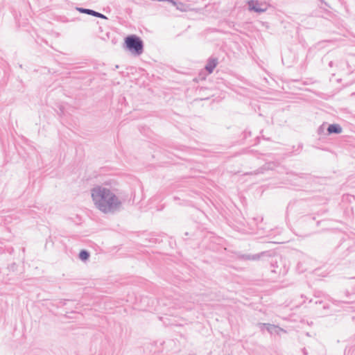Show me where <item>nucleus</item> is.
Listing matches in <instances>:
<instances>
[{"label":"nucleus","mask_w":355,"mask_h":355,"mask_svg":"<svg viewBox=\"0 0 355 355\" xmlns=\"http://www.w3.org/2000/svg\"><path fill=\"white\" fill-rule=\"evenodd\" d=\"M91 197L95 207L103 214H114L122 209V201L110 189L96 185L91 189Z\"/></svg>","instance_id":"obj_1"},{"label":"nucleus","mask_w":355,"mask_h":355,"mask_svg":"<svg viewBox=\"0 0 355 355\" xmlns=\"http://www.w3.org/2000/svg\"><path fill=\"white\" fill-rule=\"evenodd\" d=\"M125 44L134 55H140L143 53V41L137 35H132L125 37Z\"/></svg>","instance_id":"obj_2"},{"label":"nucleus","mask_w":355,"mask_h":355,"mask_svg":"<svg viewBox=\"0 0 355 355\" xmlns=\"http://www.w3.org/2000/svg\"><path fill=\"white\" fill-rule=\"evenodd\" d=\"M249 10L256 12H264L267 10L268 5L266 3L259 2L257 0H250L248 2Z\"/></svg>","instance_id":"obj_3"},{"label":"nucleus","mask_w":355,"mask_h":355,"mask_svg":"<svg viewBox=\"0 0 355 355\" xmlns=\"http://www.w3.org/2000/svg\"><path fill=\"white\" fill-rule=\"evenodd\" d=\"M261 329H262V327H266V329H267V331L271 334H279L280 332H284L286 333V331L283 329L282 328H280L278 326H276L275 324H266V323H258L257 324Z\"/></svg>","instance_id":"obj_4"},{"label":"nucleus","mask_w":355,"mask_h":355,"mask_svg":"<svg viewBox=\"0 0 355 355\" xmlns=\"http://www.w3.org/2000/svg\"><path fill=\"white\" fill-rule=\"evenodd\" d=\"M77 9L81 13H85V14L90 15L98 17V18H101V19H107V17L104 15H103L100 12H98L96 11H94L93 10L82 8H78Z\"/></svg>","instance_id":"obj_5"},{"label":"nucleus","mask_w":355,"mask_h":355,"mask_svg":"<svg viewBox=\"0 0 355 355\" xmlns=\"http://www.w3.org/2000/svg\"><path fill=\"white\" fill-rule=\"evenodd\" d=\"M343 131L341 126L339 124L334 123L329 125L327 132L329 135L331 134H340Z\"/></svg>","instance_id":"obj_6"},{"label":"nucleus","mask_w":355,"mask_h":355,"mask_svg":"<svg viewBox=\"0 0 355 355\" xmlns=\"http://www.w3.org/2000/svg\"><path fill=\"white\" fill-rule=\"evenodd\" d=\"M217 60L216 59H210L209 60L207 64L205 66L206 70L209 72V73H211L213 72L214 68L217 65Z\"/></svg>","instance_id":"obj_7"},{"label":"nucleus","mask_w":355,"mask_h":355,"mask_svg":"<svg viewBox=\"0 0 355 355\" xmlns=\"http://www.w3.org/2000/svg\"><path fill=\"white\" fill-rule=\"evenodd\" d=\"M89 253L86 251V250H81L80 254H79V258L82 260V261H86L89 259Z\"/></svg>","instance_id":"obj_8"},{"label":"nucleus","mask_w":355,"mask_h":355,"mask_svg":"<svg viewBox=\"0 0 355 355\" xmlns=\"http://www.w3.org/2000/svg\"><path fill=\"white\" fill-rule=\"evenodd\" d=\"M263 254V252L261 253V254H253V255H245L244 256V258L245 259H249V260H257L259 259L262 255Z\"/></svg>","instance_id":"obj_9"},{"label":"nucleus","mask_w":355,"mask_h":355,"mask_svg":"<svg viewBox=\"0 0 355 355\" xmlns=\"http://www.w3.org/2000/svg\"><path fill=\"white\" fill-rule=\"evenodd\" d=\"M324 130V124L322 125L321 126H320V128H318V133H321L322 131Z\"/></svg>","instance_id":"obj_10"}]
</instances>
